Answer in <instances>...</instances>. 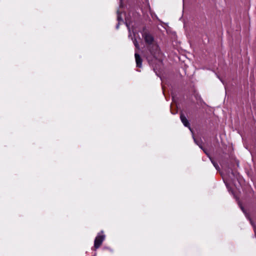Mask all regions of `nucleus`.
Here are the masks:
<instances>
[{
    "label": "nucleus",
    "instance_id": "obj_3",
    "mask_svg": "<svg viewBox=\"0 0 256 256\" xmlns=\"http://www.w3.org/2000/svg\"><path fill=\"white\" fill-rule=\"evenodd\" d=\"M145 42L148 46H150L155 42H154V38L150 34H146L144 37Z\"/></svg>",
    "mask_w": 256,
    "mask_h": 256
},
{
    "label": "nucleus",
    "instance_id": "obj_2",
    "mask_svg": "<svg viewBox=\"0 0 256 256\" xmlns=\"http://www.w3.org/2000/svg\"><path fill=\"white\" fill-rule=\"evenodd\" d=\"M148 49L150 53L153 56L156 55L160 50L156 42L148 46Z\"/></svg>",
    "mask_w": 256,
    "mask_h": 256
},
{
    "label": "nucleus",
    "instance_id": "obj_6",
    "mask_svg": "<svg viewBox=\"0 0 256 256\" xmlns=\"http://www.w3.org/2000/svg\"><path fill=\"white\" fill-rule=\"evenodd\" d=\"M134 44L135 46L136 47V48L138 49L139 46H138V44L137 41L136 40L134 41Z\"/></svg>",
    "mask_w": 256,
    "mask_h": 256
},
{
    "label": "nucleus",
    "instance_id": "obj_7",
    "mask_svg": "<svg viewBox=\"0 0 256 256\" xmlns=\"http://www.w3.org/2000/svg\"><path fill=\"white\" fill-rule=\"evenodd\" d=\"M214 167H216V164H214Z\"/></svg>",
    "mask_w": 256,
    "mask_h": 256
},
{
    "label": "nucleus",
    "instance_id": "obj_1",
    "mask_svg": "<svg viewBox=\"0 0 256 256\" xmlns=\"http://www.w3.org/2000/svg\"><path fill=\"white\" fill-rule=\"evenodd\" d=\"M105 238V236L103 234V232L98 233L94 240V246L96 248H98L102 244V242Z\"/></svg>",
    "mask_w": 256,
    "mask_h": 256
},
{
    "label": "nucleus",
    "instance_id": "obj_5",
    "mask_svg": "<svg viewBox=\"0 0 256 256\" xmlns=\"http://www.w3.org/2000/svg\"><path fill=\"white\" fill-rule=\"evenodd\" d=\"M180 120L183 123V124L186 126H189V123H188V122L187 120V118H186V117L182 114L180 115Z\"/></svg>",
    "mask_w": 256,
    "mask_h": 256
},
{
    "label": "nucleus",
    "instance_id": "obj_4",
    "mask_svg": "<svg viewBox=\"0 0 256 256\" xmlns=\"http://www.w3.org/2000/svg\"><path fill=\"white\" fill-rule=\"evenodd\" d=\"M134 56L137 66L140 68L142 64V60L140 56L136 52L135 53Z\"/></svg>",
    "mask_w": 256,
    "mask_h": 256
}]
</instances>
